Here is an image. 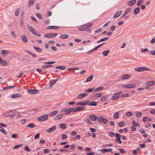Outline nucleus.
Listing matches in <instances>:
<instances>
[{
  "instance_id": "1",
  "label": "nucleus",
  "mask_w": 155,
  "mask_h": 155,
  "mask_svg": "<svg viewBox=\"0 0 155 155\" xmlns=\"http://www.w3.org/2000/svg\"><path fill=\"white\" fill-rule=\"evenodd\" d=\"M27 27L30 31L33 34L38 36H41V35L37 32V31L30 25H27Z\"/></svg>"
},
{
  "instance_id": "2",
  "label": "nucleus",
  "mask_w": 155,
  "mask_h": 155,
  "mask_svg": "<svg viewBox=\"0 0 155 155\" xmlns=\"http://www.w3.org/2000/svg\"><path fill=\"white\" fill-rule=\"evenodd\" d=\"M48 118V115L47 114H44L38 118L37 120L41 122L46 121Z\"/></svg>"
},
{
  "instance_id": "3",
  "label": "nucleus",
  "mask_w": 155,
  "mask_h": 155,
  "mask_svg": "<svg viewBox=\"0 0 155 155\" xmlns=\"http://www.w3.org/2000/svg\"><path fill=\"white\" fill-rule=\"evenodd\" d=\"M134 70L137 72H140L145 71H150V69L144 67H140L135 68Z\"/></svg>"
},
{
  "instance_id": "4",
  "label": "nucleus",
  "mask_w": 155,
  "mask_h": 155,
  "mask_svg": "<svg viewBox=\"0 0 155 155\" xmlns=\"http://www.w3.org/2000/svg\"><path fill=\"white\" fill-rule=\"evenodd\" d=\"M85 110V107L83 106L78 107L75 108H72L73 112V113L79 111L80 110Z\"/></svg>"
},
{
  "instance_id": "5",
  "label": "nucleus",
  "mask_w": 155,
  "mask_h": 155,
  "mask_svg": "<svg viewBox=\"0 0 155 155\" xmlns=\"http://www.w3.org/2000/svg\"><path fill=\"white\" fill-rule=\"evenodd\" d=\"M92 23H88L84 25V27L85 31H91L90 28L92 26Z\"/></svg>"
},
{
  "instance_id": "6",
  "label": "nucleus",
  "mask_w": 155,
  "mask_h": 155,
  "mask_svg": "<svg viewBox=\"0 0 155 155\" xmlns=\"http://www.w3.org/2000/svg\"><path fill=\"white\" fill-rule=\"evenodd\" d=\"M98 121L99 123H103L104 124H106L107 123L108 121V120L104 118L103 117H100L98 119Z\"/></svg>"
},
{
  "instance_id": "7",
  "label": "nucleus",
  "mask_w": 155,
  "mask_h": 155,
  "mask_svg": "<svg viewBox=\"0 0 155 155\" xmlns=\"http://www.w3.org/2000/svg\"><path fill=\"white\" fill-rule=\"evenodd\" d=\"M90 102L89 100H87L84 102H79L77 103V105L86 106L88 105V102Z\"/></svg>"
},
{
  "instance_id": "8",
  "label": "nucleus",
  "mask_w": 155,
  "mask_h": 155,
  "mask_svg": "<svg viewBox=\"0 0 155 155\" xmlns=\"http://www.w3.org/2000/svg\"><path fill=\"white\" fill-rule=\"evenodd\" d=\"M89 94L87 92L78 95L77 98L79 99H81L84 97L87 96Z\"/></svg>"
},
{
  "instance_id": "9",
  "label": "nucleus",
  "mask_w": 155,
  "mask_h": 155,
  "mask_svg": "<svg viewBox=\"0 0 155 155\" xmlns=\"http://www.w3.org/2000/svg\"><path fill=\"white\" fill-rule=\"evenodd\" d=\"M57 35V33H48L45 35V37L47 38H55Z\"/></svg>"
},
{
  "instance_id": "10",
  "label": "nucleus",
  "mask_w": 155,
  "mask_h": 155,
  "mask_svg": "<svg viewBox=\"0 0 155 155\" xmlns=\"http://www.w3.org/2000/svg\"><path fill=\"white\" fill-rule=\"evenodd\" d=\"M120 97V94L118 93H116L111 97V99L112 100H114L119 99Z\"/></svg>"
},
{
  "instance_id": "11",
  "label": "nucleus",
  "mask_w": 155,
  "mask_h": 155,
  "mask_svg": "<svg viewBox=\"0 0 155 155\" xmlns=\"http://www.w3.org/2000/svg\"><path fill=\"white\" fill-rule=\"evenodd\" d=\"M136 85L134 84H127L123 85L122 87L127 88H132L135 87Z\"/></svg>"
},
{
  "instance_id": "12",
  "label": "nucleus",
  "mask_w": 155,
  "mask_h": 155,
  "mask_svg": "<svg viewBox=\"0 0 155 155\" xmlns=\"http://www.w3.org/2000/svg\"><path fill=\"white\" fill-rule=\"evenodd\" d=\"M88 117L90 119L94 121L97 120L98 118V117L94 114L89 115Z\"/></svg>"
},
{
  "instance_id": "13",
  "label": "nucleus",
  "mask_w": 155,
  "mask_h": 155,
  "mask_svg": "<svg viewBox=\"0 0 155 155\" xmlns=\"http://www.w3.org/2000/svg\"><path fill=\"white\" fill-rule=\"evenodd\" d=\"M38 90L37 89H28V92L30 94H35L38 92Z\"/></svg>"
},
{
  "instance_id": "14",
  "label": "nucleus",
  "mask_w": 155,
  "mask_h": 155,
  "mask_svg": "<svg viewBox=\"0 0 155 155\" xmlns=\"http://www.w3.org/2000/svg\"><path fill=\"white\" fill-rule=\"evenodd\" d=\"M56 126H53L51 127L48 129V130H46V131L48 133H50L53 132L55 130H56Z\"/></svg>"
},
{
  "instance_id": "15",
  "label": "nucleus",
  "mask_w": 155,
  "mask_h": 155,
  "mask_svg": "<svg viewBox=\"0 0 155 155\" xmlns=\"http://www.w3.org/2000/svg\"><path fill=\"white\" fill-rule=\"evenodd\" d=\"M112 149L111 148H109L108 149H102L100 150L101 152L103 153H105L107 152H109L110 151H111V152H112L111 151Z\"/></svg>"
},
{
  "instance_id": "16",
  "label": "nucleus",
  "mask_w": 155,
  "mask_h": 155,
  "mask_svg": "<svg viewBox=\"0 0 155 155\" xmlns=\"http://www.w3.org/2000/svg\"><path fill=\"white\" fill-rule=\"evenodd\" d=\"M10 53V52L8 51L4 50H2L1 52L2 54L4 56L9 55Z\"/></svg>"
},
{
  "instance_id": "17",
  "label": "nucleus",
  "mask_w": 155,
  "mask_h": 155,
  "mask_svg": "<svg viewBox=\"0 0 155 155\" xmlns=\"http://www.w3.org/2000/svg\"><path fill=\"white\" fill-rule=\"evenodd\" d=\"M136 0H131L127 2V4L128 6H130L134 5L136 3Z\"/></svg>"
},
{
  "instance_id": "18",
  "label": "nucleus",
  "mask_w": 155,
  "mask_h": 155,
  "mask_svg": "<svg viewBox=\"0 0 155 155\" xmlns=\"http://www.w3.org/2000/svg\"><path fill=\"white\" fill-rule=\"evenodd\" d=\"M21 38L22 41L24 43H26L28 41L27 38L25 35H23L21 36Z\"/></svg>"
},
{
  "instance_id": "19",
  "label": "nucleus",
  "mask_w": 155,
  "mask_h": 155,
  "mask_svg": "<svg viewBox=\"0 0 155 155\" xmlns=\"http://www.w3.org/2000/svg\"><path fill=\"white\" fill-rule=\"evenodd\" d=\"M63 114H61L57 115L54 117V120H58L61 119L63 117Z\"/></svg>"
},
{
  "instance_id": "20",
  "label": "nucleus",
  "mask_w": 155,
  "mask_h": 155,
  "mask_svg": "<svg viewBox=\"0 0 155 155\" xmlns=\"http://www.w3.org/2000/svg\"><path fill=\"white\" fill-rule=\"evenodd\" d=\"M35 0H29L28 5V7H30L33 5Z\"/></svg>"
},
{
  "instance_id": "21",
  "label": "nucleus",
  "mask_w": 155,
  "mask_h": 155,
  "mask_svg": "<svg viewBox=\"0 0 155 155\" xmlns=\"http://www.w3.org/2000/svg\"><path fill=\"white\" fill-rule=\"evenodd\" d=\"M88 105L89 106H96L97 105V103L96 101H94L91 102H88Z\"/></svg>"
},
{
  "instance_id": "22",
  "label": "nucleus",
  "mask_w": 155,
  "mask_h": 155,
  "mask_svg": "<svg viewBox=\"0 0 155 155\" xmlns=\"http://www.w3.org/2000/svg\"><path fill=\"white\" fill-rule=\"evenodd\" d=\"M22 97V95L21 94H15L12 95L11 97L12 98H15L17 97Z\"/></svg>"
},
{
  "instance_id": "23",
  "label": "nucleus",
  "mask_w": 155,
  "mask_h": 155,
  "mask_svg": "<svg viewBox=\"0 0 155 155\" xmlns=\"http://www.w3.org/2000/svg\"><path fill=\"white\" fill-rule=\"evenodd\" d=\"M140 11V8L139 7H137L134 10V13L135 15L139 14Z\"/></svg>"
},
{
  "instance_id": "24",
  "label": "nucleus",
  "mask_w": 155,
  "mask_h": 155,
  "mask_svg": "<svg viewBox=\"0 0 155 155\" xmlns=\"http://www.w3.org/2000/svg\"><path fill=\"white\" fill-rule=\"evenodd\" d=\"M131 77L130 75H126L124 76H122L121 77V79L123 80L127 79L130 78Z\"/></svg>"
},
{
  "instance_id": "25",
  "label": "nucleus",
  "mask_w": 155,
  "mask_h": 155,
  "mask_svg": "<svg viewBox=\"0 0 155 155\" xmlns=\"http://www.w3.org/2000/svg\"><path fill=\"white\" fill-rule=\"evenodd\" d=\"M94 78V75L93 74H91V76L88 77L86 79V82H90Z\"/></svg>"
},
{
  "instance_id": "26",
  "label": "nucleus",
  "mask_w": 155,
  "mask_h": 155,
  "mask_svg": "<svg viewBox=\"0 0 155 155\" xmlns=\"http://www.w3.org/2000/svg\"><path fill=\"white\" fill-rule=\"evenodd\" d=\"M123 12L122 11H118L116 14L114 16V18H117L119 15H121Z\"/></svg>"
},
{
  "instance_id": "27",
  "label": "nucleus",
  "mask_w": 155,
  "mask_h": 155,
  "mask_svg": "<svg viewBox=\"0 0 155 155\" xmlns=\"http://www.w3.org/2000/svg\"><path fill=\"white\" fill-rule=\"evenodd\" d=\"M108 39H109V38L108 37H105V38H104L101 39L100 40H99L97 42V43H100L101 42H103V41H106Z\"/></svg>"
},
{
  "instance_id": "28",
  "label": "nucleus",
  "mask_w": 155,
  "mask_h": 155,
  "mask_svg": "<svg viewBox=\"0 0 155 155\" xmlns=\"http://www.w3.org/2000/svg\"><path fill=\"white\" fill-rule=\"evenodd\" d=\"M68 37V35L67 34L62 35L60 36L59 38L61 39L67 38Z\"/></svg>"
},
{
  "instance_id": "29",
  "label": "nucleus",
  "mask_w": 155,
  "mask_h": 155,
  "mask_svg": "<svg viewBox=\"0 0 155 155\" xmlns=\"http://www.w3.org/2000/svg\"><path fill=\"white\" fill-rule=\"evenodd\" d=\"M131 10V8H128L124 12L123 15H122V17H124L125 15L127 14Z\"/></svg>"
},
{
  "instance_id": "30",
  "label": "nucleus",
  "mask_w": 155,
  "mask_h": 155,
  "mask_svg": "<svg viewBox=\"0 0 155 155\" xmlns=\"http://www.w3.org/2000/svg\"><path fill=\"white\" fill-rule=\"evenodd\" d=\"M59 28V27L55 26H51L48 27V29H56Z\"/></svg>"
},
{
  "instance_id": "31",
  "label": "nucleus",
  "mask_w": 155,
  "mask_h": 155,
  "mask_svg": "<svg viewBox=\"0 0 155 155\" xmlns=\"http://www.w3.org/2000/svg\"><path fill=\"white\" fill-rule=\"evenodd\" d=\"M58 111L57 110H55L53 112L50 113L49 114V115L50 116H53L56 115L58 113Z\"/></svg>"
},
{
  "instance_id": "32",
  "label": "nucleus",
  "mask_w": 155,
  "mask_h": 155,
  "mask_svg": "<svg viewBox=\"0 0 155 155\" xmlns=\"http://www.w3.org/2000/svg\"><path fill=\"white\" fill-rule=\"evenodd\" d=\"M155 84V82L153 81H150L147 82V84L149 86H153Z\"/></svg>"
},
{
  "instance_id": "33",
  "label": "nucleus",
  "mask_w": 155,
  "mask_h": 155,
  "mask_svg": "<svg viewBox=\"0 0 155 155\" xmlns=\"http://www.w3.org/2000/svg\"><path fill=\"white\" fill-rule=\"evenodd\" d=\"M66 67L65 66H57L55 68L60 69L61 70H64L66 68Z\"/></svg>"
},
{
  "instance_id": "34",
  "label": "nucleus",
  "mask_w": 155,
  "mask_h": 155,
  "mask_svg": "<svg viewBox=\"0 0 155 155\" xmlns=\"http://www.w3.org/2000/svg\"><path fill=\"white\" fill-rule=\"evenodd\" d=\"M60 126L62 129H65L66 128L67 125L65 124H60Z\"/></svg>"
},
{
  "instance_id": "35",
  "label": "nucleus",
  "mask_w": 155,
  "mask_h": 155,
  "mask_svg": "<svg viewBox=\"0 0 155 155\" xmlns=\"http://www.w3.org/2000/svg\"><path fill=\"white\" fill-rule=\"evenodd\" d=\"M72 112V108H71L67 110L66 111L64 112L65 114H67L70 113L71 112Z\"/></svg>"
},
{
  "instance_id": "36",
  "label": "nucleus",
  "mask_w": 155,
  "mask_h": 155,
  "mask_svg": "<svg viewBox=\"0 0 155 155\" xmlns=\"http://www.w3.org/2000/svg\"><path fill=\"white\" fill-rule=\"evenodd\" d=\"M94 87L90 88L87 90H85V91L87 92H91L93 91L94 90Z\"/></svg>"
},
{
  "instance_id": "37",
  "label": "nucleus",
  "mask_w": 155,
  "mask_h": 155,
  "mask_svg": "<svg viewBox=\"0 0 155 155\" xmlns=\"http://www.w3.org/2000/svg\"><path fill=\"white\" fill-rule=\"evenodd\" d=\"M0 131L5 134L6 135L7 134V133L5 130L3 128L1 127H0Z\"/></svg>"
},
{
  "instance_id": "38",
  "label": "nucleus",
  "mask_w": 155,
  "mask_h": 155,
  "mask_svg": "<svg viewBox=\"0 0 155 155\" xmlns=\"http://www.w3.org/2000/svg\"><path fill=\"white\" fill-rule=\"evenodd\" d=\"M57 81V79H55L54 80H52L51 81V82L50 83V85L51 86V87H52V86L56 83Z\"/></svg>"
},
{
  "instance_id": "39",
  "label": "nucleus",
  "mask_w": 155,
  "mask_h": 155,
  "mask_svg": "<svg viewBox=\"0 0 155 155\" xmlns=\"http://www.w3.org/2000/svg\"><path fill=\"white\" fill-rule=\"evenodd\" d=\"M34 48L35 50L37 51V52H41L42 51V49L40 48L36 47L35 46H34Z\"/></svg>"
},
{
  "instance_id": "40",
  "label": "nucleus",
  "mask_w": 155,
  "mask_h": 155,
  "mask_svg": "<svg viewBox=\"0 0 155 155\" xmlns=\"http://www.w3.org/2000/svg\"><path fill=\"white\" fill-rule=\"evenodd\" d=\"M103 95V94L102 93H97L94 95V97H101Z\"/></svg>"
},
{
  "instance_id": "41",
  "label": "nucleus",
  "mask_w": 155,
  "mask_h": 155,
  "mask_svg": "<svg viewBox=\"0 0 155 155\" xmlns=\"http://www.w3.org/2000/svg\"><path fill=\"white\" fill-rule=\"evenodd\" d=\"M27 127L31 128H33L35 127V125L34 123H31L27 125Z\"/></svg>"
},
{
  "instance_id": "42",
  "label": "nucleus",
  "mask_w": 155,
  "mask_h": 155,
  "mask_svg": "<svg viewBox=\"0 0 155 155\" xmlns=\"http://www.w3.org/2000/svg\"><path fill=\"white\" fill-rule=\"evenodd\" d=\"M78 29L79 31H85L84 27V25L80 26L78 28Z\"/></svg>"
},
{
  "instance_id": "43",
  "label": "nucleus",
  "mask_w": 155,
  "mask_h": 155,
  "mask_svg": "<svg viewBox=\"0 0 155 155\" xmlns=\"http://www.w3.org/2000/svg\"><path fill=\"white\" fill-rule=\"evenodd\" d=\"M53 66L52 65H43L42 67V68L43 69H45L51 67Z\"/></svg>"
},
{
  "instance_id": "44",
  "label": "nucleus",
  "mask_w": 155,
  "mask_h": 155,
  "mask_svg": "<svg viewBox=\"0 0 155 155\" xmlns=\"http://www.w3.org/2000/svg\"><path fill=\"white\" fill-rule=\"evenodd\" d=\"M22 144H20L18 145H15L14 147H13V149H16L19 148L20 147L22 146Z\"/></svg>"
},
{
  "instance_id": "45",
  "label": "nucleus",
  "mask_w": 155,
  "mask_h": 155,
  "mask_svg": "<svg viewBox=\"0 0 155 155\" xmlns=\"http://www.w3.org/2000/svg\"><path fill=\"white\" fill-rule=\"evenodd\" d=\"M109 51H110L109 50H107L104 51L103 52L102 54L104 56H106L107 55Z\"/></svg>"
},
{
  "instance_id": "46",
  "label": "nucleus",
  "mask_w": 155,
  "mask_h": 155,
  "mask_svg": "<svg viewBox=\"0 0 155 155\" xmlns=\"http://www.w3.org/2000/svg\"><path fill=\"white\" fill-rule=\"evenodd\" d=\"M119 113L118 112H116L114 115V118H117L119 117Z\"/></svg>"
},
{
  "instance_id": "47",
  "label": "nucleus",
  "mask_w": 155,
  "mask_h": 155,
  "mask_svg": "<svg viewBox=\"0 0 155 155\" xmlns=\"http://www.w3.org/2000/svg\"><path fill=\"white\" fill-rule=\"evenodd\" d=\"M0 63L3 66H5L7 64V61L5 60H2V62H0Z\"/></svg>"
},
{
  "instance_id": "48",
  "label": "nucleus",
  "mask_w": 155,
  "mask_h": 155,
  "mask_svg": "<svg viewBox=\"0 0 155 155\" xmlns=\"http://www.w3.org/2000/svg\"><path fill=\"white\" fill-rule=\"evenodd\" d=\"M37 17L40 19H42V15L39 13H37L36 14Z\"/></svg>"
},
{
  "instance_id": "49",
  "label": "nucleus",
  "mask_w": 155,
  "mask_h": 155,
  "mask_svg": "<svg viewBox=\"0 0 155 155\" xmlns=\"http://www.w3.org/2000/svg\"><path fill=\"white\" fill-rule=\"evenodd\" d=\"M20 9H17L16 10V11L15 12V15L16 16H17L18 15L20 12Z\"/></svg>"
},
{
  "instance_id": "50",
  "label": "nucleus",
  "mask_w": 155,
  "mask_h": 155,
  "mask_svg": "<svg viewBox=\"0 0 155 155\" xmlns=\"http://www.w3.org/2000/svg\"><path fill=\"white\" fill-rule=\"evenodd\" d=\"M12 137L13 138H18V134H12Z\"/></svg>"
},
{
  "instance_id": "51",
  "label": "nucleus",
  "mask_w": 155,
  "mask_h": 155,
  "mask_svg": "<svg viewBox=\"0 0 155 155\" xmlns=\"http://www.w3.org/2000/svg\"><path fill=\"white\" fill-rule=\"evenodd\" d=\"M142 0H139V1L137 2V4L138 6H140L142 5Z\"/></svg>"
},
{
  "instance_id": "52",
  "label": "nucleus",
  "mask_w": 155,
  "mask_h": 155,
  "mask_svg": "<svg viewBox=\"0 0 155 155\" xmlns=\"http://www.w3.org/2000/svg\"><path fill=\"white\" fill-rule=\"evenodd\" d=\"M129 94H128L126 93V94H122L121 96V97L122 98H124V97H128L129 96Z\"/></svg>"
},
{
  "instance_id": "53",
  "label": "nucleus",
  "mask_w": 155,
  "mask_h": 155,
  "mask_svg": "<svg viewBox=\"0 0 155 155\" xmlns=\"http://www.w3.org/2000/svg\"><path fill=\"white\" fill-rule=\"evenodd\" d=\"M133 124L136 126H139L140 125L139 123L135 122L134 121H133Z\"/></svg>"
},
{
  "instance_id": "54",
  "label": "nucleus",
  "mask_w": 155,
  "mask_h": 155,
  "mask_svg": "<svg viewBox=\"0 0 155 155\" xmlns=\"http://www.w3.org/2000/svg\"><path fill=\"white\" fill-rule=\"evenodd\" d=\"M11 35L13 38H16V35L14 32L13 31L11 32Z\"/></svg>"
},
{
  "instance_id": "55",
  "label": "nucleus",
  "mask_w": 155,
  "mask_h": 155,
  "mask_svg": "<svg viewBox=\"0 0 155 155\" xmlns=\"http://www.w3.org/2000/svg\"><path fill=\"white\" fill-rule=\"evenodd\" d=\"M148 49L147 48H145V49H143V48H142L141 50V51L142 52H148Z\"/></svg>"
},
{
  "instance_id": "56",
  "label": "nucleus",
  "mask_w": 155,
  "mask_h": 155,
  "mask_svg": "<svg viewBox=\"0 0 155 155\" xmlns=\"http://www.w3.org/2000/svg\"><path fill=\"white\" fill-rule=\"evenodd\" d=\"M107 99V97L106 96H104L102 97L101 99V100L102 101H104Z\"/></svg>"
},
{
  "instance_id": "57",
  "label": "nucleus",
  "mask_w": 155,
  "mask_h": 155,
  "mask_svg": "<svg viewBox=\"0 0 155 155\" xmlns=\"http://www.w3.org/2000/svg\"><path fill=\"white\" fill-rule=\"evenodd\" d=\"M79 69V68L78 67H76V68H70L68 69V71L69 70H77Z\"/></svg>"
},
{
  "instance_id": "58",
  "label": "nucleus",
  "mask_w": 155,
  "mask_h": 155,
  "mask_svg": "<svg viewBox=\"0 0 155 155\" xmlns=\"http://www.w3.org/2000/svg\"><path fill=\"white\" fill-rule=\"evenodd\" d=\"M115 141L118 142L120 143H122V141L120 140V138H116Z\"/></svg>"
},
{
  "instance_id": "59",
  "label": "nucleus",
  "mask_w": 155,
  "mask_h": 155,
  "mask_svg": "<svg viewBox=\"0 0 155 155\" xmlns=\"http://www.w3.org/2000/svg\"><path fill=\"white\" fill-rule=\"evenodd\" d=\"M115 137H116V138H121V135L120 134L118 133H116L115 134Z\"/></svg>"
},
{
  "instance_id": "60",
  "label": "nucleus",
  "mask_w": 155,
  "mask_h": 155,
  "mask_svg": "<svg viewBox=\"0 0 155 155\" xmlns=\"http://www.w3.org/2000/svg\"><path fill=\"white\" fill-rule=\"evenodd\" d=\"M86 121L87 122V123L89 124H92V122L90 120L88 119H87L86 120Z\"/></svg>"
},
{
  "instance_id": "61",
  "label": "nucleus",
  "mask_w": 155,
  "mask_h": 155,
  "mask_svg": "<svg viewBox=\"0 0 155 155\" xmlns=\"http://www.w3.org/2000/svg\"><path fill=\"white\" fill-rule=\"evenodd\" d=\"M16 114L14 112L13 113V114L8 115V116L10 117L12 119H13L14 118V116Z\"/></svg>"
},
{
  "instance_id": "62",
  "label": "nucleus",
  "mask_w": 155,
  "mask_h": 155,
  "mask_svg": "<svg viewBox=\"0 0 155 155\" xmlns=\"http://www.w3.org/2000/svg\"><path fill=\"white\" fill-rule=\"evenodd\" d=\"M118 150L120 151V152L122 153H126V151L123 149H119Z\"/></svg>"
},
{
  "instance_id": "63",
  "label": "nucleus",
  "mask_w": 155,
  "mask_h": 155,
  "mask_svg": "<svg viewBox=\"0 0 155 155\" xmlns=\"http://www.w3.org/2000/svg\"><path fill=\"white\" fill-rule=\"evenodd\" d=\"M118 124L120 127H122L124 125V122H119Z\"/></svg>"
},
{
  "instance_id": "64",
  "label": "nucleus",
  "mask_w": 155,
  "mask_h": 155,
  "mask_svg": "<svg viewBox=\"0 0 155 155\" xmlns=\"http://www.w3.org/2000/svg\"><path fill=\"white\" fill-rule=\"evenodd\" d=\"M150 54L152 55H155V50L150 51Z\"/></svg>"
}]
</instances>
